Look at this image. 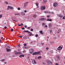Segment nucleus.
<instances>
[{
	"instance_id": "nucleus-55",
	"label": "nucleus",
	"mask_w": 65,
	"mask_h": 65,
	"mask_svg": "<svg viewBox=\"0 0 65 65\" xmlns=\"http://www.w3.org/2000/svg\"><path fill=\"white\" fill-rule=\"evenodd\" d=\"M18 46H19V47H20L21 46V45L20 44H19L18 45Z\"/></svg>"
},
{
	"instance_id": "nucleus-33",
	"label": "nucleus",
	"mask_w": 65,
	"mask_h": 65,
	"mask_svg": "<svg viewBox=\"0 0 65 65\" xmlns=\"http://www.w3.org/2000/svg\"><path fill=\"white\" fill-rule=\"evenodd\" d=\"M24 46H27V44H26L25 43L24 44Z\"/></svg>"
},
{
	"instance_id": "nucleus-35",
	"label": "nucleus",
	"mask_w": 65,
	"mask_h": 65,
	"mask_svg": "<svg viewBox=\"0 0 65 65\" xmlns=\"http://www.w3.org/2000/svg\"><path fill=\"white\" fill-rule=\"evenodd\" d=\"M5 61V59H3L1 60V61Z\"/></svg>"
},
{
	"instance_id": "nucleus-45",
	"label": "nucleus",
	"mask_w": 65,
	"mask_h": 65,
	"mask_svg": "<svg viewBox=\"0 0 65 65\" xmlns=\"http://www.w3.org/2000/svg\"><path fill=\"white\" fill-rule=\"evenodd\" d=\"M22 29V30H25V28H24V27H23Z\"/></svg>"
},
{
	"instance_id": "nucleus-58",
	"label": "nucleus",
	"mask_w": 65,
	"mask_h": 65,
	"mask_svg": "<svg viewBox=\"0 0 65 65\" xmlns=\"http://www.w3.org/2000/svg\"><path fill=\"white\" fill-rule=\"evenodd\" d=\"M41 44L42 45H43L44 44V43H41Z\"/></svg>"
},
{
	"instance_id": "nucleus-54",
	"label": "nucleus",
	"mask_w": 65,
	"mask_h": 65,
	"mask_svg": "<svg viewBox=\"0 0 65 65\" xmlns=\"http://www.w3.org/2000/svg\"><path fill=\"white\" fill-rule=\"evenodd\" d=\"M12 20V21H14V22H17V21L15 20H14L13 19V20Z\"/></svg>"
},
{
	"instance_id": "nucleus-36",
	"label": "nucleus",
	"mask_w": 65,
	"mask_h": 65,
	"mask_svg": "<svg viewBox=\"0 0 65 65\" xmlns=\"http://www.w3.org/2000/svg\"><path fill=\"white\" fill-rule=\"evenodd\" d=\"M24 32H28V30H24Z\"/></svg>"
},
{
	"instance_id": "nucleus-50",
	"label": "nucleus",
	"mask_w": 65,
	"mask_h": 65,
	"mask_svg": "<svg viewBox=\"0 0 65 65\" xmlns=\"http://www.w3.org/2000/svg\"><path fill=\"white\" fill-rule=\"evenodd\" d=\"M6 4H8V3L7 2H6Z\"/></svg>"
},
{
	"instance_id": "nucleus-46",
	"label": "nucleus",
	"mask_w": 65,
	"mask_h": 65,
	"mask_svg": "<svg viewBox=\"0 0 65 65\" xmlns=\"http://www.w3.org/2000/svg\"><path fill=\"white\" fill-rule=\"evenodd\" d=\"M27 29H30V27H28L27 28Z\"/></svg>"
},
{
	"instance_id": "nucleus-27",
	"label": "nucleus",
	"mask_w": 65,
	"mask_h": 65,
	"mask_svg": "<svg viewBox=\"0 0 65 65\" xmlns=\"http://www.w3.org/2000/svg\"><path fill=\"white\" fill-rule=\"evenodd\" d=\"M50 33H52V30H50Z\"/></svg>"
},
{
	"instance_id": "nucleus-47",
	"label": "nucleus",
	"mask_w": 65,
	"mask_h": 65,
	"mask_svg": "<svg viewBox=\"0 0 65 65\" xmlns=\"http://www.w3.org/2000/svg\"><path fill=\"white\" fill-rule=\"evenodd\" d=\"M55 65H59V64H58V63H55Z\"/></svg>"
},
{
	"instance_id": "nucleus-12",
	"label": "nucleus",
	"mask_w": 65,
	"mask_h": 65,
	"mask_svg": "<svg viewBox=\"0 0 65 65\" xmlns=\"http://www.w3.org/2000/svg\"><path fill=\"white\" fill-rule=\"evenodd\" d=\"M43 32V31L41 30L39 31V33H41V34H43V32Z\"/></svg>"
},
{
	"instance_id": "nucleus-26",
	"label": "nucleus",
	"mask_w": 65,
	"mask_h": 65,
	"mask_svg": "<svg viewBox=\"0 0 65 65\" xmlns=\"http://www.w3.org/2000/svg\"><path fill=\"white\" fill-rule=\"evenodd\" d=\"M50 61H47V64H50Z\"/></svg>"
},
{
	"instance_id": "nucleus-23",
	"label": "nucleus",
	"mask_w": 65,
	"mask_h": 65,
	"mask_svg": "<svg viewBox=\"0 0 65 65\" xmlns=\"http://www.w3.org/2000/svg\"><path fill=\"white\" fill-rule=\"evenodd\" d=\"M3 17V15L2 14L0 15V19L1 18Z\"/></svg>"
},
{
	"instance_id": "nucleus-4",
	"label": "nucleus",
	"mask_w": 65,
	"mask_h": 65,
	"mask_svg": "<svg viewBox=\"0 0 65 65\" xmlns=\"http://www.w3.org/2000/svg\"><path fill=\"white\" fill-rule=\"evenodd\" d=\"M62 47H61V46H59L57 49L58 50H61L62 49Z\"/></svg>"
},
{
	"instance_id": "nucleus-8",
	"label": "nucleus",
	"mask_w": 65,
	"mask_h": 65,
	"mask_svg": "<svg viewBox=\"0 0 65 65\" xmlns=\"http://www.w3.org/2000/svg\"><path fill=\"white\" fill-rule=\"evenodd\" d=\"M25 57V56L24 55H21L19 56V57L20 58H21V57H23L24 58Z\"/></svg>"
},
{
	"instance_id": "nucleus-19",
	"label": "nucleus",
	"mask_w": 65,
	"mask_h": 65,
	"mask_svg": "<svg viewBox=\"0 0 65 65\" xmlns=\"http://www.w3.org/2000/svg\"><path fill=\"white\" fill-rule=\"evenodd\" d=\"M49 26V27L50 28H51V27H52V24H50Z\"/></svg>"
},
{
	"instance_id": "nucleus-7",
	"label": "nucleus",
	"mask_w": 65,
	"mask_h": 65,
	"mask_svg": "<svg viewBox=\"0 0 65 65\" xmlns=\"http://www.w3.org/2000/svg\"><path fill=\"white\" fill-rule=\"evenodd\" d=\"M46 20V18H42L41 19V20H43V21H45Z\"/></svg>"
},
{
	"instance_id": "nucleus-1",
	"label": "nucleus",
	"mask_w": 65,
	"mask_h": 65,
	"mask_svg": "<svg viewBox=\"0 0 65 65\" xmlns=\"http://www.w3.org/2000/svg\"><path fill=\"white\" fill-rule=\"evenodd\" d=\"M29 51L30 54H32L34 52V50L32 48L30 49Z\"/></svg>"
},
{
	"instance_id": "nucleus-37",
	"label": "nucleus",
	"mask_w": 65,
	"mask_h": 65,
	"mask_svg": "<svg viewBox=\"0 0 65 65\" xmlns=\"http://www.w3.org/2000/svg\"><path fill=\"white\" fill-rule=\"evenodd\" d=\"M47 18H50V16L49 15H47Z\"/></svg>"
},
{
	"instance_id": "nucleus-6",
	"label": "nucleus",
	"mask_w": 65,
	"mask_h": 65,
	"mask_svg": "<svg viewBox=\"0 0 65 65\" xmlns=\"http://www.w3.org/2000/svg\"><path fill=\"white\" fill-rule=\"evenodd\" d=\"M28 3V2H27L26 3H25L24 4V8H25L26 6L27 5V4Z\"/></svg>"
},
{
	"instance_id": "nucleus-22",
	"label": "nucleus",
	"mask_w": 65,
	"mask_h": 65,
	"mask_svg": "<svg viewBox=\"0 0 65 65\" xmlns=\"http://www.w3.org/2000/svg\"><path fill=\"white\" fill-rule=\"evenodd\" d=\"M36 4L37 6H38V3H36Z\"/></svg>"
},
{
	"instance_id": "nucleus-28",
	"label": "nucleus",
	"mask_w": 65,
	"mask_h": 65,
	"mask_svg": "<svg viewBox=\"0 0 65 65\" xmlns=\"http://www.w3.org/2000/svg\"><path fill=\"white\" fill-rule=\"evenodd\" d=\"M36 36V37H38V34H36L35 35Z\"/></svg>"
},
{
	"instance_id": "nucleus-56",
	"label": "nucleus",
	"mask_w": 65,
	"mask_h": 65,
	"mask_svg": "<svg viewBox=\"0 0 65 65\" xmlns=\"http://www.w3.org/2000/svg\"><path fill=\"white\" fill-rule=\"evenodd\" d=\"M22 53L21 52H18V54H21Z\"/></svg>"
},
{
	"instance_id": "nucleus-29",
	"label": "nucleus",
	"mask_w": 65,
	"mask_h": 65,
	"mask_svg": "<svg viewBox=\"0 0 65 65\" xmlns=\"http://www.w3.org/2000/svg\"><path fill=\"white\" fill-rule=\"evenodd\" d=\"M25 13L24 12H22V15H25Z\"/></svg>"
},
{
	"instance_id": "nucleus-39",
	"label": "nucleus",
	"mask_w": 65,
	"mask_h": 65,
	"mask_svg": "<svg viewBox=\"0 0 65 65\" xmlns=\"http://www.w3.org/2000/svg\"><path fill=\"white\" fill-rule=\"evenodd\" d=\"M54 39H56L57 38L56 37H55L54 38Z\"/></svg>"
},
{
	"instance_id": "nucleus-43",
	"label": "nucleus",
	"mask_w": 65,
	"mask_h": 65,
	"mask_svg": "<svg viewBox=\"0 0 65 65\" xmlns=\"http://www.w3.org/2000/svg\"><path fill=\"white\" fill-rule=\"evenodd\" d=\"M30 31H33V29H30Z\"/></svg>"
},
{
	"instance_id": "nucleus-2",
	"label": "nucleus",
	"mask_w": 65,
	"mask_h": 65,
	"mask_svg": "<svg viewBox=\"0 0 65 65\" xmlns=\"http://www.w3.org/2000/svg\"><path fill=\"white\" fill-rule=\"evenodd\" d=\"M41 9L42 10H44L45 9V7L44 6H42L41 7Z\"/></svg>"
},
{
	"instance_id": "nucleus-11",
	"label": "nucleus",
	"mask_w": 65,
	"mask_h": 65,
	"mask_svg": "<svg viewBox=\"0 0 65 65\" xmlns=\"http://www.w3.org/2000/svg\"><path fill=\"white\" fill-rule=\"evenodd\" d=\"M8 7L9 8V9H13V7H11L10 6H8Z\"/></svg>"
},
{
	"instance_id": "nucleus-42",
	"label": "nucleus",
	"mask_w": 65,
	"mask_h": 65,
	"mask_svg": "<svg viewBox=\"0 0 65 65\" xmlns=\"http://www.w3.org/2000/svg\"><path fill=\"white\" fill-rule=\"evenodd\" d=\"M46 50H48V47H46Z\"/></svg>"
},
{
	"instance_id": "nucleus-18",
	"label": "nucleus",
	"mask_w": 65,
	"mask_h": 65,
	"mask_svg": "<svg viewBox=\"0 0 65 65\" xmlns=\"http://www.w3.org/2000/svg\"><path fill=\"white\" fill-rule=\"evenodd\" d=\"M38 59H41V56H39L38 58Z\"/></svg>"
},
{
	"instance_id": "nucleus-38",
	"label": "nucleus",
	"mask_w": 65,
	"mask_h": 65,
	"mask_svg": "<svg viewBox=\"0 0 65 65\" xmlns=\"http://www.w3.org/2000/svg\"><path fill=\"white\" fill-rule=\"evenodd\" d=\"M45 24L44 23H42V26H43V25H45Z\"/></svg>"
},
{
	"instance_id": "nucleus-51",
	"label": "nucleus",
	"mask_w": 65,
	"mask_h": 65,
	"mask_svg": "<svg viewBox=\"0 0 65 65\" xmlns=\"http://www.w3.org/2000/svg\"><path fill=\"white\" fill-rule=\"evenodd\" d=\"M24 27L25 28H27V25H25L24 26Z\"/></svg>"
},
{
	"instance_id": "nucleus-5",
	"label": "nucleus",
	"mask_w": 65,
	"mask_h": 65,
	"mask_svg": "<svg viewBox=\"0 0 65 65\" xmlns=\"http://www.w3.org/2000/svg\"><path fill=\"white\" fill-rule=\"evenodd\" d=\"M58 5V4L57 3H54L53 4V6L54 7H56Z\"/></svg>"
},
{
	"instance_id": "nucleus-57",
	"label": "nucleus",
	"mask_w": 65,
	"mask_h": 65,
	"mask_svg": "<svg viewBox=\"0 0 65 65\" xmlns=\"http://www.w3.org/2000/svg\"><path fill=\"white\" fill-rule=\"evenodd\" d=\"M21 26H23V23H21Z\"/></svg>"
},
{
	"instance_id": "nucleus-32",
	"label": "nucleus",
	"mask_w": 65,
	"mask_h": 65,
	"mask_svg": "<svg viewBox=\"0 0 65 65\" xmlns=\"http://www.w3.org/2000/svg\"><path fill=\"white\" fill-rule=\"evenodd\" d=\"M62 19L63 20H65V17H63Z\"/></svg>"
},
{
	"instance_id": "nucleus-31",
	"label": "nucleus",
	"mask_w": 65,
	"mask_h": 65,
	"mask_svg": "<svg viewBox=\"0 0 65 65\" xmlns=\"http://www.w3.org/2000/svg\"><path fill=\"white\" fill-rule=\"evenodd\" d=\"M21 9V8H18V10H20Z\"/></svg>"
},
{
	"instance_id": "nucleus-62",
	"label": "nucleus",
	"mask_w": 65,
	"mask_h": 65,
	"mask_svg": "<svg viewBox=\"0 0 65 65\" xmlns=\"http://www.w3.org/2000/svg\"><path fill=\"white\" fill-rule=\"evenodd\" d=\"M7 47L8 48H10V47H9V46H7Z\"/></svg>"
},
{
	"instance_id": "nucleus-61",
	"label": "nucleus",
	"mask_w": 65,
	"mask_h": 65,
	"mask_svg": "<svg viewBox=\"0 0 65 65\" xmlns=\"http://www.w3.org/2000/svg\"><path fill=\"white\" fill-rule=\"evenodd\" d=\"M48 13L50 14L51 13V12H49Z\"/></svg>"
},
{
	"instance_id": "nucleus-40",
	"label": "nucleus",
	"mask_w": 65,
	"mask_h": 65,
	"mask_svg": "<svg viewBox=\"0 0 65 65\" xmlns=\"http://www.w3.org/2000/svg\"><path fill=\"white\" fill-rule=\"evenodd\" d=\"M19 37H21V38H22V37H23V36L22 35L21 36H18Z\"/></svg>"
},
{
	"instance_id": "nucleus-14",
	"label": "nucleus",
	"mask_w": 65,
	"mask_h": 65,
	"mask_svg": "<svg viewBox=\"0 0 65 65\" xmlns=\"http://www.w3.org/2000/svg\"><path fill=\"white\" fill-rule=\"evenodd\" d=\"M37 55V52L34 53L32 54L33 55Z\"/></svg>"
},
{
	"instance_id": "nucleus-34",
	"label": "nucleus",
	"mask_w": 65,
	"mask_h": 65,
	"mask_svg": "<svg viewBox=\"0 0 65 65\" xmlns=\"http://www.w3.org/2000/svg\"><path fill=\"white\" fill-rule=\"evenodd\" d=\"M15 15H19V14L18 13H15Z\"/></svg>"
},
{
	"instance_id": "nucleus-63",
	"label": "nucleus",
	"mask_w": 65,
	"mask_h": 65,
	"mask_svg": "<svg viewBox=\"0 0 65 65\" xmlns=\"http://www.w3.org/2000/svg\"><path fill=\"white\" fill-rule=\"evenodd\" d=\"M58 31H59L60 32L61 31V30L60 29H59Z\"/></svg>"
},
{
	"instance_id": "nucleus-44",
	"label": "nucleus",
	"mask_w": 65,
	"mask_h": 65,
	"mask_svg": "<svg viewBox=\"0 0 65 65\" xmlns=\"http://www.w3.org/2000/svg\"><path fill=\"white\" fill-rule=\"evenodd\" d=\"M27 10H25L24 11V12H25V13H26V12H27Z\"/></svg>"
},
{
	"instance_id": "nucleus-24",
	"label": "nucleus",
	"mask_w": 65,
	"mask_h": 65,
	"mask_svg": "<svg viewBox=\"0 0 65 65\" xmlns=\"http://www.w3.org/2000/svg\"><path fill=\"white\" fill-rule=\"evenodd\" d=\"M44 13H48V12L47 11H44Z\"/></svg>"
},
{
	"instance_id": "nucleus-64",
	"label": "nucleus",
	"mask_w": 65,
	"mask_h": 65,
	"mask_svg": "<svg viewBox=\"0 0 65 65\" xmlns=\"http://www.w3.org/2000/svg\"><path fill=\"white\" fill-rule=\"evenodd\" d=\"M18 26H21V25H20V24H19V25H18Z\"/></svg>"
},
{
	"instance_id": "nucleus-53",
	"label": "nucleus",
	"mask_w": 65,
	"mask_h": 65,
	"mask_svg": "<svg viewBox=\"0 0 65 65\" xmlns=\"http://www.w3.org/2000/svg\"><path fill=\"white\" fill-rule=\"evenodd\" d=\"M45 28H47V25H45Z\"/></svg>"
},
{
	"instance_id": "nucleus-16",
	"label": "nucleus",
	"mask_w": 65,
	"mask_h": 65,
	"mask_svg": "<svg viewBox=\"0 0 65 65\" xmlns=\"http://www.w3.org/2000/svg\"><path fill=\"white\" fill-rule=\"evenodd\" d=\"M40 53V52L39 51L38 52H37V55L38 54H39Z\"/></svg>"
},
{
	"instance_id": "nucleus-59",
	"label": "nucleus",
	"mask_w": 65,
	"mask_h": 65,
	"mask_svg": "<svg viewBox=\"0 0 65 65\" xmlns=\"http://www.w3.org/2000/svg\"><path fill=\"white\" fill-rule=\"evenodd\" d=\"M51 60L52 61H54V59H51Z\"/></svg>"
},
{
	"instance_id": "nucleus-21",
	"label": "nucleus",
	"mask_w": 65,
	"mask_h": 65,
	"mask_svg": "<svg viewBox=\"0 0 65 65\" xmlns=\"http://www.w3.org/2000/svg\"><path fill=\"white\" fill-rule=\"evenodd\" d=\"M43 1L44 2H46L47 0H43Z\"/></svg>"
},
{
	"instance_id": "nucleus-3",
	"label": "nucleus",
	"mask_w": 65,
	"mask_h": 65,
	"mask_svg": "<svg viewBox=\"0 0 65 65\" xmlns=\"http://www.w3.org/2000/svg\"><path fill=\"white\" fill-rule=\"evenodd\" d=\"M32 63L33 64H36V61H35V60H32Z\"/></svg>"
},
{
	"instance_id": "nucleus-13",
	"label": "nucleus",
	"mask_w": 65,
	"mask_h": 65,
	"mask_svg": "<svg viewBox=\"0 0 65 65\" xmlns=\"http://www.w3.org/2000/svg\"><path fill=\"white\" fill-rule=\"evenodd\" d=\"M57 60L58 61L59 60H60V58H59V56H57Z\"/></svg>"
},
{
	"instance_id": "nucleus-52",
	"label": "nucleus",
	"mask_w": 65,
	"mask_h": 65,
	"mask_svg": "<svg viewBox=\"0 0 65 65\" xmlns=\"http://www.w3.org/2000/svg\"><path fill=\"white\" fill-rule=\"evenodd\" d=\"M25 50H24L23 51V53H25Z\"/></svg>"
},
{
	"instance_id": "nucleus-10",
	"label": "nucleus",
	"mask_w": 65,
	"mask_h": 65,
	"mask_svg": "<svg viewBox=\"0 0 65 65\" xmlns=\"http://www.w3.org/2000/svg\"><path fill=\"white\" fill-rule=\"evenodd\" d=\"M6 50H7V52H10V51H11V50L10 49H8V48H6Z\"/></svg>"
},
{
	"instance_id": "nucleus-48",
	"label": "nucleus",
	"mask_w": 65,
	"mask_h": 65,
	"mask_svg": "<svg viewBox=\"0 0 65 65\" xmlns=\"http://www.w3.org/2000/svg\"><path fill=\"white\" fill-rule=\"evenodd\" d=\"M23 47H25V49H27V47L26 46H24Z\"/></svg>"
},
{
	"instance_id": "nucleus-17",
	"label": "nucleus",
	"mask_w": 65,
	"mask_h": 65,
	"mask_svg": "<svg viewBox=\"0 0 65 65\" xmlns=\"http://www.w3.org/2000/svg\"><path fill=\"white\" fill-rule=\"evenodd\" d=\"M33 36V34H30L29 36V37H30V36Z\"/></svg>"
},
{
	"instance_id": "nucleus-60",
	"label": "nucleus",
	"mask_w": 65,
	"mask_h": 65,
	"mask_svg": "<svg viewBox=\"0 0 65 65\" xmlns=\"http://www.w3.org/2000/svg\"><path fill=\"white\" fill-rule=\"evenodd\" d=\"M18 51H19V52H20V49H18Z\"/></svg>"
},
{
	"instance_id": "nucleus-49",
	"label": "nucleus",
	"mask_w": 65,
	"mask_h": 65,
	"mask_svg": "<svg viewBox=\"0 0 65 65\" xmlns=\"http://www.w3.org/2000/svg\"><path fill=\"white\" fill-rule=\"evenodd\" d=\"M4 28H5V29H7V27H6V26H5L4 27Z\"/></svg>"
},
{
	"instance_id": "nucleus-25",
	"label": "nucleus",
	"mask_w": 65,
	"mask_h": 65,
	"mask_svg": "<svg viewBox=\"0 0 65 65\" xmlns=\"http://www.w3.org/2000/svg\"><path fill=\"white\" fill-rule=\"evenodd\" d=\"M50 64H51V65H52L53 64V63L51 61H50V62L49 63Z\"/></svg>"
},
{
	"instance_id": "nucleus-15",
	"label": "nucleus",
	"mask_w": 65,
	"mask_h": 65,
	"mask_svg": "<svg viewBox=\"0 0 65 65\" xmlns=\"http://www.w3.org/2000/svg\"><path fill=\"white\" fill-rule=\"evenodd\" d=\"M47 21H50V22H51V21H52V20L51 19H47Z\"/></svg>"
},
{
	"instance_id": "nucleus-20",
	"label": "nucleus",
	"mask_w": 65,
	"mask_h": 65,
	"mask_svg": "<svg viewBox=\"0 0 65 65\" xmlns=\"http://www.w3.org/2000/svg\"><path fill=\"white\" fill-rule=\"evenodd\" d=\"M37 16V15H34L33 17H34V18H36V16Z\"/></svg>"
},
{
	"instance_id": "nucleus-30",
	"label": "nucleus",
	"mask_w": 65,
	"mask_h": 65,
	"mask_svg": "<svg viewBox=\"0 0 65 65\" xmlns=\"http://www.w3.org/2000/svg\"><path fill=\"white\" fill-rule=\"evenodd\" d=\"M19 54V52H17L15 53V55H18Z\"/></svg>"
},
{
	"instance_id": "nucleus-9",
	"label": "nucleus",
	"mask_w": 65,
	"mask_h": 65,
	"mask_svg": "<svg viewBox=\"0 0 65 65\" xmlns=\"http://www.w3.org/2000/svg\"><path fill=\"white\" fill-rule=\"evenodd\" d=\"M58 16L59 17H60V18H62V17H63V15L61 14L58 15Z\"/></svg>"
},
{
	"instance_id": "nucleus-41",
	"label": "nucleus",
	"mask_w": 65,
	"mask_h": 65,
	"mask_svg": "<svg viewBox=\"0 0 65 65\" xmlns=\"http://www.w3.org/2000/svg\"><path fill=\"white\" fill-rule=\"evenodd\" d=\"M11 31H13V29H11Z\"/></svg>"
}]
</instances>
